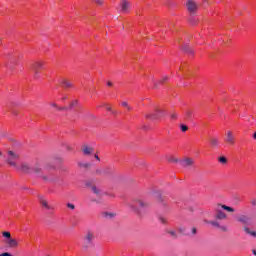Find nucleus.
Masks as SVG:
<instances>
[{
  "mask_svg": "<svg viewBox=\"0 0 256 256\" xmlns=\"http://www.w3.org/2000/svg\"><path fill=\"white\" fill-rule=\"evenodd\" d=\"M223 210L227 211L228 213H235V208L224 204H218L214 209V218L217 221H225V219H227V214H225Z\"/></svg>",
  "mask_w": 256,
  "mask_h": 256,
  "instance_id": "f257e3e1",
  "label": "nucleus"
},
{
  "mask_svg": "<svg viewBox=\"0 0 256 256\" xmlns=\"http://www.w3.org/2000/svg\"><path fill=\"white\" fill-rule=\"evenodd\" d=\"M94 239L95 233L93 231H87L82 242L83 249H89V247H93Z\"/></svg>",
  "mask_w": 256,
  "mask_h": 256,
  "instance_id": "f03ea898",
  "label": "nucleus"
},
{
  "mask_svg": "<svg viewBox=\"0 0 256 256\" xmlns=\"http://www.w3.org/2000/svg\"><path fill=\"white\" fill-rule=\"evenodd\" d=\"M2 236L5 237V243L8 247L11 249H15L16 247H19V242L17 239L11 237V232L9 231H4L2 232Z\"/></svg>",
  "mask_w": 256,
  "mask_h": 256,
  "instance_id": "7ed1b4c3",
  "label": "nucleus"
},
{
  "mask_svg": "<svg viewBox=\"0 0 256 256\" xmlns=\"http://www.w3.org/2000/svg\"><path fill=\"white\" fill-rule=\"evenodd\" d=\"M20 155L19 153L13 152L12 150L8 151V158L6 160V163H8V165H10L11 167H17V163L15 161H17L18 159H20Z\"/></svg>",
  "mask_w": 256,
  "mask_h": 256,
  "instance_id": "20e7f679",
  "label": "nucleus"
},
{
  "mask_svg": "<svg viewBox=\"0 0 256 256\" xmlns=\"http://www.w3.org/2000/svg\"><path fill=\"white\" fill-rule=\"evenodd\" d=\"M146 117L148 119H153V120L161 119V117H165V110L157 108L155 110V113L148 114L146 115Z\"/></svg>",
  "mask_w": 256,
  "mask_h": 256,
  "instance_id": "39448f33",
  "label": "nucleus"
},
{
  "mask_svg": "<svg viewBox=\"0 0 256 256\" xmlns=\"http://www.w3.org/2000/svg\"><path fill=\"white\" fill-rule=\"evenodd\" d=\"M131 9V2L127 0H122L120 2V12L121 13H129V10Z\"/></svg>",
  "mask_w": 256,
  "mask_h": 256,
  "instance_id": "423d86ee",
  "label": "nucleus"
},
{
  "mask_svg": "<svg viewBox=\"0 0 256 256\" xmlns=\"http://www.w3.org/2000/svg\"><path fill=\"white\" fill-rule=\"evenodd\" d=\"M81 150L83 155H85L86 157H89V155H93V153H95V148L87 144H84Z\"/></svg>",
  "mask_w": 256,
  "mask_h": 256,
  "instance_id": "0eeeda50",
  "label": "nucleus"
},
{
  "mask_svg": "<svg viewBox=\"0 0 256 256\" xmlns=\"http://www.w3.org/2000/svg\"><path fill=\"white\" fill-rule=\"evenodd\" d=\"M186 7L190 13H195L199 9V4L193 0H188Z\"/></svg>",
  "mask_w": 256,
  "mask_h": 256,
  "instance_id": "6e6552de",
  "label": "nucleus"
},
{
  "mask_svg": "<svg viewBox=\"0 0 256 256\" xmlns=\"http://www.w3.org/2000/svg\"><path fill=\"white\" fill-rule=\"evenodd\" d=\"M39 199L40 205L44 207V209H47V211H53L55 209V207L49 204V202L43 196H40Z\"/></svg>",
  "mask_w": 256,
  "mask_h": 256,
  "instance_id": "1a4fd4ad",
  "label": "nucleus"
},
{
  "mask_svg": "<svg viewBox=\"0 0 256 256\" xmlns=\"http://www.w3.org/2000/svg\"><path fill=\"white\" fill-rule=\"evenodd\" d=\"M19 170L28 175L33 173V167H31V165L27 162L22 163Z\"/></svg>",
  "mask_w": 256,
  "mask_h": 256,
  "instance_id": "9d476101",
  "label": "nucleus"
},
{
  "mask_svg": "<svg viewBox=\"0 0 256 256\" xmlns=\"http://www.w3.org/2000/svg\"><path fill=\"white\" fill-rule=\"evenodd\" d=\"M179 163L181 167H193L195 160H193L192 158H185L184 160H180Z\"/></svg>",
  "mask_w": 256,
  "mask_h": 256,
  "instance_id": "9b49d317",
  "label": "nucleus"
},
{
  "mask_svg": "<svg viewBox=\"0 0 256 256\" xmlns=\"http://www.w3.org/2000/svg\"><path fill=\"white\" fill-rule=\"evenodd\" d=\"M31 69L35 75H39V69H43V62L41 61L34 62L31 66Z\"/></svg>",
  "mask_w": 256,
  "mask_h": 256,
  "instance_id": "f8f14e48",
  "label": "nucleus"
},
{
  "mask_svg": "<svg viewBox=\"0 0 256 256\" xmlns=\"http://www.w3.org/2000/svg\"><path fill=\"white\" fill-rule=\"evenodd\" d=\"M225 141H226V143H228V145H235V135H233L232 131L226 132Z\"/></svg>",
  "mask_w": 256,
  "mask_h": 256,
  "instance_id": "ddd939ff",
  "label": "nucleus"
},
{
  "mask_svg": "<svg viewBox=\"0 0 256 256\" xmlns=\"http://www.w3.org/2000/svg\"><path fill=\"white\" fill-rule=\"evenodd\" d=\"M134 203H135V205H139V207L141 208V209H147L148 207H150V203L149 202H147V201H145V200H141V199H136L135 201H134Z\"/></svg>",
  "mask_w": 256,
  "mask_h": 256,
  "instance_id": "4468645a",
  "label": "nucleus"
},
{
  "mask_svg": "<svg viewBox=\"0 0 256 256\" xmlns=\"http://www.w3.org/2000/svg\"><path fill=\"white\" fill-rule=\"evenodd\" d=\"M32 172L36 173V175H41V173H43V168L41 167V164H35L32 167Z\"/></svg>",
  "mask_w": 256,
  "mask_h": 256,
  "instance_id": "2eb2a0df",
  "label": "nucleus"
},
{
  "mask_svg": "<svg viewBox=\"0 0 256 256\" xmlns=\"http://www.w3.org/2000/svg\"><path fill=\"white\" fill-rule=\"evenodd\" d=\"M91 191L96 195V197H101L103 195V191H101L97 186H92Z\"/></svg>",
  "mask_w": 256,
  "mask_h": 256,
  "instance_id": "dca6fc26",
  "label": "nucleus"
},
{
  "mask_svg": "<svg viewBox=\"0 0 256 256\" xmlns=\"http://www.w3.org/2000/svg\"><path fill=\"white\" fill-rule=\"evenodd\" d=\"M61 85H62V87H64L65 89H70L71 87H73V83H71V81H69V80H67V79L61 80Z\"/></svg>",
  "mask_w": 256,
  "mask_h": 256,
  "instance_id": "f3484780",
  "label": "nucleus"
},
{
  "mask_svg": "<svg viewBox=\"0 0 256 256\" xmlns=\"http://www.w3.org/2000/svg\"><path fill=\"white\" fill-rule=\"evenodd\" d=\"M210 145L214 149H216V147H219V138H215V137L210 138Z\"/></svg>",
  "mask_w": 256,
  "mask_h": 256,
  "instance_id": "a211bd4d",
  "label": "nucleus"
},
{
  "mask_svg": "<svg viewBox=\"0 0 256 256\" xmlns=\"http://www.w3.org/2000/svg\"><path fill=\"white\" fill-rule=\"evenodd\" d=\"M208 225H212V227H216V229H219L221 227V224L219 223V220H211V221H206Z\"/></svg>",
  "mask_w": 256,
  "mask_h": 256,
  "instance_id": "6ab92c4d",
  "label": "nucleus"
},
{
  "mask_svg": "<svg viewBox=\"0 0 256 256\" xmlns=\"http://www.w3.org/2000/svg\"><path fill=\"white\" fill-rule=\"evenodd\" d=\"M184 115L186 119L191 121V119H193V110H189V109L185 110Z\"/></svg>",
  "mask_w": 256,
  "mask_h": 256,
  "instance_id": "aec40b11",
  "label": "nucleus"
},
{
  "mask_svg": "<svg viewBox=\"0 0 256 256\" xmlns=\"http://www.w3.org/2000/svg\"><path fill=\"white\" fill-rule=\"evenodd\" d=\"M102 217H104V219H113L115 214L111 212H102Z\"/></svg>",
  "mask_w": 256,
  "mask_h": 256,
  "instance_id": "412c9836",
  "label": "nucleus"
},
{
  "mask_svg": "<svg viewBox=\"0 0 256 256\" xmlns=\"http://www.w3.org/2000/svg\"><path fill=\"white\" fill-rule=\"evenodd\" d=\"M50 105H51V107H54V108L57 109L58 111H67V108H65V107H59V106L57 105V103L52 102V103H50Z\"/></svg>",
  "mask_w": 256,
  "mask_h": 256,
  "instance_id": "4be33fe9",
  "label": "nucleus"
},
{
  "mask_svg": "<svg viewBox=\"0 0 256 256\" xmlns=\"http://www.w3.org/2000/svg\"><path fill=\"white\" fill-rule=\"evenodd\" d=\"M244 231H245V233H247V235H251L252 237H256V232L251 231V229H249V227H245Z\"/></svg>",
  "mask_w": 256,
  "mask_h": 256,
  "instance_id": "5701e85b",
  "label": "nucleus"
},
{
  "mask_svg": "<svg viewBox=\"0 0 256 256\" xmlns=\"http://www.w3.org/2000/svg\"><path fill=\"white\" fill-rule=\"evenodd\" d=\"M78 167H81L82 169H88V167H91V163L79 162Z\"/></svg>",
  "mask_w": 256,
  "mask_h": 256,
  "instance_id": "b1692460",
  "label": "nucleus"
},
{
  "mask_svg": "<svg viewBox=\"0 0 256 256\" xmlns=\"http://www.w3.org/2000/svg\"><path fill=\"white\" fill-rule=\"evenodd\" d=\"M238 221H239L240 223H247V222L249 221V218H247V216H245V215H242V216H240V217L238 218Z\"/></svg>",
  "mask_w": 256,
  "mask_h": 256,
  "instance_id": "393cba45",
  "label": "nucleus"
},
{
  "mask_svg": "<svg viewBox=\"0 0 256 256\" xmlns=\"http://www.w3.org/2000/svg\"><path fill=\"white\" fill-rule=\"evenodd\" d=\"M219 163L222 165H227V158L225 156H221L218 158Z\"/></svg>",
  "mask_w": 256,
  "mask_h": 256,
  "instance_id": "a878e982",
  "label": "nucleus"
},
{
  "mask_svg": "<svg viewBox=\"0 0 256 256\" xmlns=\"http://www.w3.org/2000/svg\"><path fill=\"white\" fill-rule=\"evenodd\" d=\"M168 235L172 236L173 239H177L179 235H177V232L175 230L168 231Z\"/></svg>",
  "mask_w": 256,
  "mask_h": 256,
  "instance_id": "bb28decb",
  "label": "nucleus"
},
{
  "mask_svg": "<svg viewBox=\"0 0 256 256\" xmlns=\"http://www.w3.org/2000/svg\"><path fill=\"white\" fill-rule=\"evenodd\" d=\"M183 50L185 51V53L193 54V49H191V47L189 46H184Z\"/></svg>",
  "mask_w": 256,
  "mask_h": 256,
  "instance_id": "cd10ccee",
  "label": "nucleus"
},
{
  "mask_svg": "<svg viewBox=\"0 0 256 256\" xmlns=\"http://www.w3.org/2000/svg\"><path fill=\"white\" fill-rule=\"evenodd\" d=\"M180 129L183 133H185L186 131H189V127H187V125H184V124L180 125Z\"/></svg>",
  "mask_w": 256,
  "mask_h": 256,
  "instance_id": "c85d7f7f",
  "label": "nucleus"
},
{
  "mask_svg": "<svg viewBox=\"0 0 256 256\" xmlns=\"http://www.w3.org/2000/svg\"><path fill=\"white\" fill-rule=\"evenodd\" d=\"M219 229H220V231H223L224 233H227L229 231V228H227V226H225V225H220Z\"/></svg>",
  "mask_w": 256,
  "mask_h": 256,
  "instance_id": "c756f323",
  "label": "nucleus"
},
{
  "mask_svg": "<svg viewBox=\"0 0 256 256\" xmlns=\"http://www.w3.org/2000/svg\"><path fill=\"white\" fill-rule=\"evenodd\" d=\"M122 107H125L128 111H131V106L127 102H122Z\"/></svg>",
  "mask_w": 256,
  "mask_h": 256,
  "instance_id": "7c9ffc66",
  "label": "nucleus"
},
{
  "mask_svg": "<svg viewBox=\"0 0 256 256\" xmlns=\"http://www.w3.org/2000/svg\"><path fill=\"white\" fill-rule=\"evenodd\" d=\"M95 4H97L98 6H102L104 1L103 0H92Z\"/></svg>",
  "mask_w": 256,
  "mask_h": 256,
  "instance_id": "2f4dec72",
  "label": "nucleus"
},
{
  "mask_svg": "<svg viewBox=\"0 0 256 256\" xmlns=\"http://www.w3.org/2000/svg\"><path fill=\"white\" fill-rule=\"evenodd\" d=\"M66 207H68V209H71L72 211L75 209V204L73 203H67Z\"/></svg>",
  "mask_w": 256,
  "mask_h": 256,
  "instance_id": "473e14b6",
  "label": "nucleus"
},
{
  "mask_svg": "<svg viewBox=\"0 0 256 256\" xmlns=\"http://www.w3.org/2000/svg\"><path fill=\"white\" fill-rule=\"evenodd\" d=\"M105 173H113V168H111V167H106V168H105Z\"/></svg>",
  "mask_w": 256,
  "mask_h": 256,
  "instance_id": "72a5a7b5",
  "label": "nucleus"
},
{
  "mask_svg": "<svg viewBox=\"0 0 256 256\" xmlns=\"http://www.w3.org/2000/svg\"><path fill=\"white\" fill-rule=\"evenodd\" d=\"M191 235H197V228L195 227L191 228Z\"/></svg>",
  "mask_w": 256,
  "mask_h": 256,
  "instance_id": "f704fd0d",
  "label": "nucleus"
},
{
  "mask_svg": "<svg viewBox=\"0 0 256 256\" xmlns=\"http://www.w3.org/2000/svg\"><path fill=\"white\" fill-rule=\"evenodd\" d=\"M169 79V76H164L159 83H165V81H167Z\"/></svg>",
  "mask_w": 256,
  "mask_h": 256,
  "instance_id": "c9c22d12",
  "label": "nucleus"
},
{
  "mask_svg": "<svg viewBox=\"0 0 256 256\" xmlns=\"http://www.w3.org/2000/svg\"><path fill=\"white\" fill-rule=\"evenodd\" d=\"M55 161H56V163H63V158H61V157H56V158H55Z\"/></svg>",
  "mask_w": 256,
  "mask_h": 256,
  "instance_id": "e433bc0d",
  "label": "nucleus"
},
{
  "mask_svg": "<svg viewBox=\"0 0 256 256\" xmlns=\"http://www.w3.org/2000/svg\"><path fill=\"white\" fill-rule=\"evenodd\" d=\"M102 107H105L107 111H111V106H109V104H103Z\"/></svg>",
  "mask_w": 256,
  "mask_h": 256,
  "instance_id": "4c0bfd02",
  "label": "nucleus"
},
{
  "mask_svg": "<svg viewBox=\"0 0 256 256\" xmlns=\"http://www.w3.org/2000/svg\"><path fill=\"white\" fill-rule=\"evenodd\" d=\"M170 117H171V119H177V114H176V113H172V114L170 115Z\"/></svg>",
  "mask_w": 256,
  "mask_h": 256,
  "instance_id": "58836bf2",
  "label": "nucleus"
},
{
  "mask_svg": "<svg viewBox=\"0 0 256 256\" xmlns=\"http://www.w3.org/2000/svg\"><path fill=\"white\" fill-rule=\"evenodd\" d=\"M251 205H252L253 207L256 206V200H255V199H252V200H251Z\"/></svg>",
  "mask_w": 256,
  "mask_h": 256,
  "instance_id": "ea45409f",
  "label": "nucleus"
},
{
  "mask_svg": "<svg viewBox=\"0 0 256 256\" xmlns=\"http://www.w3.org/2000/svg\"><path fill=\"white\" fill-rule=\"evenodd\" d=\"M0 256H11V254L7 253V252H4V253L0 254Z\"/></svg>",
  "mask_w": 256,
  "mask_h": 256,
  "instance_id": "a19ab883",
  "label": "nucleus"
},
{
  "mask_svg": "<svg viewBox=\"0 0 256 256\" xmlns=\"http://www.w3.org/2000/svg\"><path fill=\"white\" fill-rule=\"evenodd\" d=\"M94 157H95L96 161H101V158H99V155L95 154Z\"/></svg>",
  "mask_w": 256,
  "mask_h": 256,
  "instance_id": "79ce46f5",
  "label": "nucleus"
},
{
  "mask_svg": "<svg viewBox=\"0 0 256 256\" xmlns=\"http://www.w3.org/2000/svg\"><path fill=\"white\" fill-rule=\"evenodd\" d=\"M75 105H77V100H75L74 102H72V103L70 104V107H73V106H75Z\"/></svg>",
  "mask_w": 256,
  "mask_h": 256,
  "instance_id": "37998d69",
  "label": "nucleus"
},
{
  "mask_svg": "<svg viewBox=\"0 0 256 256\" xmlns=\"http://www.w3.org/2000/svg\"><path fill=\"white\" fill-rule=\"evenodd\" d=\"M108 87H113V82L109 81L107 82Z\"/></svg>",
  "mask_w": 256,
  "mask_h": 256,
  "instance_id": "c03bdc74",
  "label": "nucleus"
},
{
  "mask_svg": "<svg viewBox=\"0 0 256 256\" xmlns=\"http://www.w3.org/2000/svg\"><path fill=\"white\" fill-rule=\"evenodd\" d=\"M171 161H172L173 163H179V160L176 159V158H173Z\"/></svg>",
  "mask_w": 256,
  "mask_h": 256,
  "instance_id": "a18cd8bd",
  "label": "nucleus"
},
{
  "mask_svg": "<svg viewBox=\"0 0 256 256\" xmlns=\"http://www.w3.org/2000/svg\"><path fill=\"white\" fill-rule=\"evenodd\" d=\"M158 201H163V198H161V195L158 196Z\"/></svg>",
  "mask_w": 256,
  "mask_h": 256,
  "instance_id": "49530a36",
  "label": "nucleus"
},
{
  "mask_svg": "<svg viewBox=\"0 0 256 256\" xmlns=\"http://www.w3.org/2000/svg\"><path fill=\"white\" fill-rule=\"evenodd\" d=\"M42 179H44V181H47V176H42Z\"/></svg>",
  "mask_w": 256,
  "mask_h": 256,
  "instance_id": "de8ad7c7",
  "label": "nucleus"
},
{
  "mask_svg": "<svg viewBox=\"0 0 256 256\" xmlns=\"http://www.w3.org/2000/svg\"><path fill=\"white\" fill-rule=\"evenodd\" d=\"M253 255L256 256V250H252Z\"/></svg>",
  "mask_w": 256,
  "mask_h": 256,
  "instance_id": "09e8293b",
  "label": "nucleus"
},
{
  "mask_svg": "<svg viewBox=\"0 0 256 256\" xmlns=\"http://www.w3.org/2000/svg\"><path fill=\"white\" fill-rule=\"evenodd\" d=\"M253 139H255L256 140V132L254 133V135H253Z\"/></svg>",
  "mask_w": 256,
  "mask_h": 256,
  "instance_id": "8fccbe9b",
  "label": "nucleus"
},
{
  "mask_svg": "<svg viewBox=\"0 0 256 256\" xmlns=\"http://www.w3.org/2000/svg\"><path fill=\"white\" fill-rule=\"evenodd\" d=\"M93 203L97 202V200H92Z\"/></svg>",
  "mask_w": 256,
  "mask_h": 256,
  "instance_id": "3c124183",
  "label": "nucleus"
},
{
  "mask_svg": "<svg viewBox=\"0 0 256 256\" xmlns=\"http://www.w3.org/2000/svg\"><path fill=\"white\" fill-rule=\"evenodd\" d=\"M162 223H165V219H162Z\"/></svg>",
  "mask_w": 256,
  "mask_h": 256,
  "instance_id": "603ef678",
  "label": "nucleus"
},
{
  "mask_svg": "<svg viewBox=\"0 0 256 256\" xmlns=\"http://www.w3.org/2000/svg\"><path fill=\"white\" fill-rule=\"evenodd\" d=\"M180 233H183V229H180Z\"/></svg>",
  "mask_w": 256,
  "mask_h": 256,
  "instance_id": "864d4df0",
  "label": "nucleus"
},
{
  "mask_svg": "<svg viewBox=\"0 0 256 256\" xmlns=\"http://www.w3.org/2000/svg\"><path fill=\"white\" fill-rule=\"evenodd\" d=\"M63 100L67 99L66 97L62 98Z\"/></svg>",
  "mask_w": 256,
  "mask_h": 256,
  "instance_id": "5fc2aeb1",
  "label": "nucleus"
},
{
  "mask_svg": "<svg viewBox=\"0 0 256 256\" xmlns=\"http://www.w3.org/2000/svg\"><path fill=\"white\" fill-rule=\"evenodd\" d=\"M1 155H2V153H1V151H0V157H1Z\"/></svg>",
  "mask_w": 256,
  "mask_h": 256,
  "instance_id": "6e6d98bb",
  "label": "nucleus"
}]
</instances>
